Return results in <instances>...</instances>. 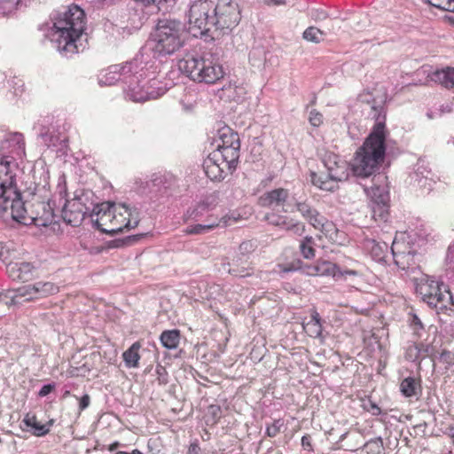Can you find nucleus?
Wrapping results in <instances>:
<instances>
[{
    "label": "nucleus",
    "mask_w": 454,
    "mask_h": 454,
    "mask_svg": "<svg viewBox=\"0 0 454 454\" xmlns=\"http://www.w3.org/2000/svg\"><path fill=\"white\" fill-rule=\"evenodd\" d=\"M62 215L65 222L73 226H77L84 217L82 205L79 202L68 203L64 207Z\"/></svg>",
    "instance_id": "obj_23"
},
{
    "label": "nucleus",
    "mask_w": 454,
    "mask_h": 454,
    "mask_svg": "<svg viewBox=\"0 0 454 454\" xmlns=\"http://www.w3.org/2000/svg\"><path fill=\"white\" fill-rule=\"evenodd\" d=\"M323 162L325 167L333 177V180L325 183L324 188L328 190H337L339 183L348 177L347 162L339 155L333 153H326L324 156Z\"/></svg>",
    "instance_id": "obj_15"
},
{
    "label": "nucleus",
    "mask_w": 454,
    "mask_h": 454,
    "mask_svg": "<svg viewBox=\"0 0 454 454\" xmlns=\"http://www.w3.org/2000/svg\"><path fill=\"white\" fill-rule=\"evenodd\" d=\"M221 408L218 405H210L207 409V424L215 425L221 417Z\"/></svg>",
    "instance_id": "obj_41"
},
{
    "label": "nucleus",
    "mask_w": 454,
    "mask_h": 454,
    "mask_svg": "<svg viewBox=\"0 0 454 454\" xmlns=\"http://www.w3.org/2000/svg\"><path fill=\"white\" fill-rule=\"evenodd\" d=\"M301 447L308 452H313L312 437L310 434H305L301 437Z\"/></svg>",
    "instance_id": "obj_48"
},
{
    "label": "nucleus",
    "mask_w": 454,
    "mask_h": 454,
    "mask_svg": "<svg viewBox=\"0 0 454 454\" xmlns=\"http://www.w3.org/2000/svg\"><path fill=\"white\" fill-rule=\"evenodd\" d=\"M394 262L397 267L405 270L413 262L414 254L404 242L395 239L391 246Z\"/></svg>",
    "instance_id": "obj_21"
},
{
    "label": "nucleus",
    "mask_w": 454,
    "mask_h": 454,
    "mask_svg": "<svg viewBox=\"0 0 454 454\" xmlns=\"http://www.w3.org/2000/svg\"><path fill=\"white\" fill-rule=\"evenodd\" d=\"M365 454H381L384 450L383 442L380 438L368 441L363 445Z\"/></svg>",
    "instance_id": "obj_39"
},
{
    "label": "nucleus",
    "mask_w": 454,
    "mask_h": 454,
    "mask_svg": "<svg viewBox=\"0 0 454 454\" xmlns=\"http://www.w3.org/2000/svg\"><path fill=\"white\" fill-rule=\"evenodd\" d=\"M127 97L134 102H145L153 98H156V95L153 91H148L145 90V85L136 84L129 86L126 90Z\"/></svg>",
    "instance_id": "obj_26"
},
{
    "label": "nucleus",
    "mask_w": 454,
    "mask_h": 454,
    "mask_svg": "<svg viewBox=\"0 0 454 454\" xmlns=\"http://www.w3.org/2000/svg\"><path fill=\"white\" fill-rule=\"evenodd\" d=\"M315 241L310 236L305 237L300 243V251L301 255L308 260L313 259L316 256V249L314 247Z\"/></svg>",
    "instance_id": "obj_36"
},
{
    "label": "nucleus",
    "mask_w": 454,
    "mask_h": 454,
    "mask_svg": "<svg viewBox=\"0 0 454 454\" xmlns=\"http://www.w3.org/2000/svg\"><path fill=\"white\" fill-rule=\"evenodd\" d=\"M430 5L438 8L440 10L450 12L452 0H424Z\"/></svg>",
    "instance_id": "obj_44"
},
{
    "label": "nucleus",
    "mask_w": 454,
    "mask_h": 454,
    "mask_svg": "<svg viewBox=\"0 0 454 454\" xmlns=\"http://www.w3.org/2000/svg\"><path fill=\"white\" fill-rule=\"evenodd\" d=\"M297 211L315 229L318 230L329 241L336 242L339 231L335 223L322 215L307 200L294 204Z\"/></svg>",
    "instance_id": "obj_9"
},
{
    "label": "nucleus",
    "mask_w": 454,
    "mask_h": 454,
    "mask_svg": "<svg viewBox=\"0 0 454 454\" xmlns=\"http://www.w3.org/2000/svg\"><path fill=\"white\" fill-rule=\"evenodd\" d=\"M316 277H331L334 279L346 278L347 276L357 277L360 272L355 269H343L328 260L318 259L314 262Z\"/></svg>",
    "instance_id": "obj_18"
},
{
    "label": "nucleus",
    "mask_w": 454,
    "mask_h": 454,
    "mask_svg": "<svg viewBox=\"0 0 454 454\" xmlns=\"http://www.w3.org/2000/svg\"><path fill=\"white\" fill-rule=\"evenodd\" d=\"M371 208L372 218L379 222H387L389 215V196L379 189L373 192Z\"/></svg>",
    "instance_id": "obj_20"
},
{
    "label": "nucleus",
    "mask_w": 454,
    "mask_h": 454,
    "mask_svg": "<svg viewBox=\"0 0 454 454\" xmlns=\"http://www.w3.org/2000/svg\"><path fill=\"white\" fill-rule=\"evenodd\" d=\"M304 332L312 338L319 337L322 333V325L320 322V316L317 310H313L310 319L302 324Z\"/></svg>",
    "instance_id": "obj_31"
},
{
    "label": "nucleus",
    "mask_w": 454,
    "mask_h": 454,
    "mask_svg": "<svg viewBox=\"0 0 454 454\" xmlns=\"http://www.w3.org/2000/svg\"><path fill=\"white\" fill-rule=\"evenodd\" d=\"M156 372H157L160 376H161V375H162V373H165V374H166V370H165V368H164V367H162V366H160V365H158V366L156 367Z\"/></svg>",
    "instance_id": "obj_59"
},
{
    "label": "nucleus",
    "mask_w": 454,
    "mask_h": 454,
    "mask_svg": "<svg viewBox=\"0 0 454 454\" xmlns=\"http://www.w3.org/2000/svg\"><path fill=\"white\" fill-rule=\"evenodd\" d=\"M230 217H221V220L215 221L213 223H206V224H195L188 226L186 229H184V232L187 235H199V234H204L206 232H208L219 226L226 227L229 223Z\"/></svg>",
    "instance_id": "obj_24"
},
{
    "label": "nucleus",
    "mask_w": 454,
    "mask_h": 454,
    "mask_svg": "<svg viewBox=\"0 0 454 454\" xmlns=\"http://www.w3.org/2000/svg\"><path fill=\"white\" fill-rule=\"evenodd\" d=\"M207 207V205L205 203H200L197 206V207L193 208V209H188L185 215H184V218L185 220H189V219H195L197 220L198 217H200L201 215H202V211H204Z\"/></svg>",
    "instance_id": "obj_43"
},
{
    "label": "nucleus",
    "mask_w": 454,
    "mask_h": 454,
    "mask_svg": "<svg viewBox=\"0 0 454 454\" xmlns=\"http://www.w3.org/2000/svg\"><path fill=\"white\" fill-rule=\"evenodd\" d=\"M23 423L33 429V434L36 436L46 435L50 432V427L53 425V419L47 424H42L37 420L35 414L27 413L23 419Z\"/></svg>",
    "instance_id": "obj_25"
},
{
    "label": "nucleus",
    "mask_w": 454,
    "mask_h": 454,
    "mask_svg": "<svg viewBox=\"0 0 454 454\" xmlns=\"http://www.w3.org/2000/svg\"><path fill=\"white\" fill-rule=\"evenodd\" d=\"M284 426V422L282 419H276L270 425L266 427V434L270 437L277 436L281 430V427Z\"/></svg>",
    "instance_id": "obj_42"
},
{
    "label": "nucleus",
    "mask_w": 454,
    "mask_h": 454,
    "mask_svg": "<svg viewBox=\"0 0 454 454\" xmlns=\"http://www.w3.org/2000/svg\"><path fill=\"white\" fill-rule=\"evenodd\" d=\"M44 142L49 146H60L61 148H65L67 146L68 138L65 132H60L57 130V134H50L43 135Z\"/></svg>",
    "instance_id": "obj_35"
},
{
    "label": "nucleus",
    "mask_w": 454,
    "mask_h": 454,
    "mask_svg": "<svg viewBox=\"0 0 454 454\" xmlns=\"http://www.w3.org/2000/svg\"><path fill=\"white\" fill-rule=\"evenodd\" d=\"M450 12H454V0H452V5H451V10Z\"/></svg>",
    "instance_id": "obj_63"
},
{
    "label": "nucleus",
    "mask_w": 454,
    "mask_h": 454,
    "mask_svg": "<svg viewBox=\"0 0 454 454\" xmlns=\"http://www.w3.org/2000/svg\"><path fill=\"white\" fill-rule=\"evenodd\" d=\"M59 292L57 284L51 281H38L25 285L13 291L12 297L14 302H29L47 298Z\"/></svg>",
    "instance_id": "obj_11"
},
{
    "label": "nucleus",
    "mask_w": 454,
    "mask_h": 454,
    "mask_svg": "<svg viewBox=\"0 0 454 454\" xmlns=\"http://www.w3.org/2000/svg\"><path fill=\"white\" fill-rule=\"evenodd\" d=\"M3 147L9 149L11 153L22 152L25 148L24 136L18 132L8 134L3 142Z\"/></svg>",
    "instance_id": "obj_30"
},
{
    "label": "nucleus",
    "mask_w": 454,
    "mask_h": 454,
    "mask_svg": "<svg viewBox=\"0 0 454 454\" xmlns=\"http://www.w3.org/2000/svg\"><path fill=\"white\" fill-rule=\"evenodd\" d=\"M372 257L379 262H386L388 254V245L386 242L370 240L367 244Z\"/></svg>",
    "instance_id": "obj_28"
},
{
    "label": "nucleus",
    "mask_w": 454,
    "mask_h": 454,
    "mask_svg": "<svg viewBox=\"0 0 454 454\" xmlns=\"http://www.w3.org/2000/svg\"><path fill=\"white\" fill-rule=\"evenodd\" d=\"M86 14L76 4L69 5L58 12L53 19V41L58 50L67 54L78 51L76 42L86 28Z\"/></svg>",
    "instance_id": "obj_1"
},
{
    "label": "nucleus",
    "mask_w": 454,
    "mask_h": 454,
    "mask_svg": "<svg viewBox=\"0 0 454 454\" xmlns=\"http://www.w3.org/2000/svg\"><path fill=\"white\" fill-rule=\"evenodd\" d=\"M6 273L13 281L26 283L38 277V269L33 262L17 259L7 263Z\"/></svg>",
    "instance_id": "obj_17"
},
{
    "label": "nucleus",
    "mask_w": 454,
    "mask_h": 454,
    "mask_svg": "<svg viewBox=\"0 0 454 454\" xmlns=\"http://www.w3.org/2000/svg\"><path fill=\"white\" fill-rule=\"evenodd\" d=\"M219 220H221V218L214 217L213 215H210V216H208V218H207V222H208L207 223H213V222H215V221H219Z\"/></svg>",
    "instance_id": "obj_60"
},
{
    "label": "nucleus",
    "mask_w": 454,
    "mask_h": 454,
    "mask_svg": "<svg viewBox=\"0 0 454 454\" xmlns=\"http://www.w3.org/2000/svg\"><path fill=\"white\" fill-rule=\"evenodd\" d=\"M237 163L229 162L219 152H211L203 161L207 176L212 181L223 180L228 172L236 168Z\"/></svg>",
    "instance_id": "obj_13"
},
{
    "label": "nucleus",
    "mask_w": 454,
    "mask_h": 454,
    "mask_svg": "<svg viewBox=\"0 0 454 454\" xmlns=\"http://www.w3.org/2000/svg\"><path fill=\"white\" fill-rule=\"evenodd\" d=\"M183 33L184 30L180 22L170 20H159L153 34L154 51L160 54L174 53L184 43Z\"/></svg>",
    "instance_id": "obj_6"
},
{
    "label": "nucleus",
    "mask_w": 454,
    "mask_h": 454,
    "mask_svg": "<svg viewBox=\"0 0 454 454\" xmlns=\"http://www.w3.org/2000/svg\"><path fill=\"white\" fill-rule=\"evenodd\" d=\"M265 219L270 224L298 236H301L306 231V225L303 222L287 215L270 212L265 215Z\"/></svg>",
    "instance_id": "obj_19"
},
{
    "label": "nucleus",
    "mask_w": 454,
    "mask_h": 454,
    "mask_svg": "<svg viewBox=\"0 0 454 454\" xmlns=\"http://www.w3.org/2000/svg\"><path fill=\"white\" fill-rule=\"evenodd\" d=\"M214 2L196 0L190 6L188 13L189 31L194 35H203L215 30Z\"/></svg>",
    "instance_id": "obj_7"
},
{
    "label": "nucleus",
    "mask_w": 454,
    "mask_h": 454,
    "mask_svg": "<svg viewBox=\"0 0 454 454\" xmlns=\"http://www.w3.org/2000/svg\"><path fill=\"white\" fill-rule=\"evenodd\" d=\"M92 217L97 228L108 234L134 229L140 221L137 209L122 203L103 202L97 206Z\"/></svg>",
    "instance_id": "obj_3"
},
{
    "label": "nucleus",
    "mask_w": 454,
    "mask_h": 454,
    "mask_svg": "<svg viewBox=\"0 0 454 454\" xmlns=\"http://www.w3.org/2000/svg\"><path fill=\"white\" fill-rule=\"evenodd\" d=\"M54 389V385L52 384H47L43 386V387L40 389L38 395L41 397L46 396L49 395L52 390Z\"/></svg>",
    "instance_id": "obj_51"
},
{
    "label": "nucleus",
    "mask_w": 454,
    "mask_h": 454,
    "mask_svg": "<svg viewBox=\"0 0 454 454\" xmlns=\"http://www.w3.org/2000/svg\"><path fill=\"white\" fill-rule=\"evenodd\" d=\"M449 431H450V436L452 438L453 442H454V426H451L450 428H449Z\"/></svg>",
    "instance_id": "obj_61"
},
{
    "label": "nucleus",
    "mask_w": 454,
    "mask_h": 454,
    "mask_svg": "<svg viewBox=\"0 0 454 454\" xmlns=\"http://www.w3.org/2000/svg\"><path fill=\"white\" fill-rule=\"evenodd\" d=\"M333 180V177L329 175V172L326 174L325 173H317L314 171L310 172V181L313 185L319 188L320 190L326 191V192H334L335 190H328L326 188H324L325 183L327 181Z\"/></svg>",
    "instance_id": "obj_37"
},
{
    "label": "nucleus",
    "mask_w": 454,
    "mask_h": 454,
    "mask_svg": "<svg viewBox=\"0 0 454 454\" xmlns=\"http://www.w3.org/2000/svg\"><path fill=\"white\" fill-rule=\"evenodd\" d=\"M412 324L415 325H419V327H422L421 321L416 315L413 316Z\"/></svg>",
    "instance_id": "obj_56"
},
{
    "label": "nucleus",
    "mask_w": 454,
    "mask_h": 454,
    "mask_svg": "<svg viewBox=\"0 0 454 454\" xmlns=\"http://www.w3.org/2000/svg\"><path fill=\"white\" fill-rule=\"evenodd\" d=\"M120 445H121V443L119 442H114L112 444L109 445L108 450L110 451H114L116 449H118Z\"/></svg>",
    "instance_id": "obj_55"
},
{
    "label": "nucleus",
    "mask_w": 454,
    "mask_h": 454,
    "mask_svg": "<svg viewBox=\"0 0 454 454\" xmlns=\"http://www.w3.org/2000/svg\"><path fill=\"white\" fill-rule=\"evenodd\" d=\"M90 398L89 395H82L79 400V408L83 411L90 405Z\"/></svg>",
    "instance_id": "obj_50"
},
{
    "label": "nucleus",
    "mask_w": 454,
    "mask_h": 454,
    "mask_svg": "<svg viewBox=\"0 0 454 454\" xmlns=\"http://www.w3.org/2000/svg\"><path fill=\"white\" fill-rule=\"evenodd\" d=\"M364 409L374 416H378L381 413V409L372 400H368L366 403H364Z\"/></svg>",
    "instance_id": "obj_47"
},
{
    "label": "nucleus",
    "mask_w": 454,
    "mask_h": 454,
    "mask_svg": "<svg viewBox=\"0 0 454 454\" xmlns=\"http://www.w3.org/2000/svg\"><path fill=\"white\" fill-rule=\"evenodd\" d=\"M162 346L168 349H175L180 342V331L177 329L165 330L160 336Z\"/></svg>",
    "instance_id": "obj_33"
},
{
    "label": "nucleus",
    "mask_w": 454,
    "mask_h": 454,
    "mask_svg": "<svg viewBox=\"0 0 454 454\" xmlns=\"http://www.w3.org/2000/svg\"><path fill=\"white\" fill-rule=\"evenodd\" d=\"M419 349L417 345H411L407 348L406 356L410 359H417L419 357Z\"/></svg>",
    "instance_id": "obj_49"
},
{
    "label": "nucleus",
    "mask_w": 454,
    "mask_h": 454,
    "mask_svg": "<svg viewBox=\"0 0 454 454\" xmlns=\"http://www.w3.org/2000/svg\"><path fill=\"white\" fill-rule=\"evenodd\" d=\"M421 389L420 380L412 377L403 379L400 384L401 393L405 397H413L417 395Z\"/></svg>",
    "instance_id": "obj_32"
},
{
    "label": "nucleus",
    "mask_w": 454,
    "mask_h": 454,
    "mask_svg": "<svg viewBox=\"0 0 454 454\" xmlns=\"http://www.w3.org/2000/svg\"><path fill=\"white\" fill-rule=\"evenodd\" d=\"M309 121L313 127H320L324 122V116L319 111L313 109L309 113Z\"/></svg>",
    "instance_id": "obj_45"
},
{
    "label": "nucleus",
    "mask_w": 454,
    "mask_h": 454,
    "mask_svg": "<svg viewBox=\"0 0 454 454\" xmlns=\"http://www.w3.org/2000/svg\"><path fill=\"white\" fill-rule=\"evenodd\" d=\"M252 270H253L252 268L247 263V267H243L241 269L233 265L230 269V273L236 277L243 278V277L250 276L252 274Z\"/></svg>",
    "instance_id": "obj_46"
},
{
    "label": "nucleus",
    "mask_w": 454,
    "mask_h": 454,
    "mask_svg": "<svg viewBox=\"0 0 454 454\" xmlns=\"http://www.w3.org/2000/svg\"><path fill=\"white\" fill-rule=\"evenodd\" d=\"M188 454H203L200 445L197 442H192L188 448Z\"/></svg>",
    "instance_id": "obj_52"
},
{
    "label": "nucleus",
    "mask_w": 454,
    "mask_h": 454,
    "mask_svg": "<svg viewBox=\"0 0 454 454\" xmlns=\"http://www.w3.org/2000/svg\"><path fill=\"white\" fill-rule=\"evenodd\" d=\"M142 348L140 341L134 342L126 351L122 354V358L128 368L139 367V360L141 358L139 351Z\"/></svg>",
    "instance_id": "obj_27"
},
{
    "label": "nucleus",
    "mask_w": 454,
    "mask_h": 454,
    "mask_svg": "<svg viewBox=\"0 0 454 454\" xmlns=\"http://www.w3.org/2000/svg\"><path fill=\"white\" fill-rule=\"evenodd\" d=\"M447 259L450 262H454V243L449 247L448 254H447Z\"/></svg>",
    "instance_id": "obj_54"
},
{
    "label": "nucleus",
    "mask_w": 454,
    "mask_h": 454,
    "mask_svg": "<svg viewBox=\"0 0 454 454\" xmlns=\"http://www.w3.org/2000/svg\"><path fill=\"white\" fill-rule=\"evenodd\" d=\"M14 162L7 156H0V198L5 201L18 198L15 187Z\"/></svg>",
    "instance_id": "obj_14"
},
{
    "label": "nucleus",
    "mask_w": 454,
    "mask_h": 454,
    "mask_svg": "<svg viewBox=\"0 0 454 454\" xmlns=\"http://www.w3.org/2000/svg\"><path fill=\"white\" fill-rule=\"evenodd\" d=\"M302 36L309 42L319 43L324 40L325 33L316 27H309L303 32Z\"/></svg>",
    "instance_id": "obj_38"
},
{
    "label": "nucleus",
    "mask_w": 454,
    "mask_h": 454,
    "mask_svg": "<svg viewBox=\"0 0 454 454\" xmlns=\"http://www.w3.org/2000/svg\"><path fill=\"white\" fill-rule=\"evenodd\" d=\"M387 134L384 121H380L374 124L353 159L352 170L356 176L367 177L379 168L385 158Z\"/></svg>",
    "instance_id": "obj_2"
},
{
    "label": "nucleus",
    "mask_w": 454,
    "mask_h": 454,
    "mask_svg": "<svg viewBox=\"0 0 454 454\" xmlns=\"http://www.w3.org/2000/svg\"><path fill=\"white\" fill-rule=\"evenodd\" d=\"M278 267L282 272L300 270L301 274L308 277H316L315 265L313 263H304L300 259H294L289 262H278Z\"/></svg>",
    "instance_id": "obj_22"
},
{
    "label": "nucleus",
    "mask_w": 454,
    "mask_h": 454,
    "mask_svg": "<svg viewBox=\"0 0 454 454\" xmlns=\"http://www.w3.org/2000/svg\"><path fill=\"white\" fill-rule=\"evenodd\" d=\"M247 246H248V243H245V242H244V243H242V244L240 245V248H242L243 247H247Z\"/></svg>",
    "instance_id": "obj_62"
},
{
    "label": "nucleus",
    "mask_w": 454,
    "mask_h": 454,
    "mask_svg": "<svg viewBox=\"0 0 454 454\" xmlns=\"http://www.w3.org/2000/svg\"><path fill=\"white\" fill-rule=\"evenodd\" d=\"M265 3H268V4H285V1L284 0H264Z\"/></svg>",
    "instance_id": "obj_58"
},
{
    "label": "nucleus",
    "mask_w": 454,
    "mask_h": 454,
    "mask_svg": "<svg viewBox=\"0 0 454 454\" xmlns=\"http://www.w3.org/2000/svg\"><path fill=\"white\" fill-rule=\"evenodd\" d=\"M115 454H143V453L140 450H133L131 452L118 451Z\"/></svg>",
    "instance_id": "obj_57"
},
{
    "label": "nucleus",
    "mask_w": 454,
    "mask_h": 454,
    "mask_svg": "<svg viewBox=\"0 0 454 454\" xmlns=\"http://www.w3.org/2000/svg\"><path fill=\"white\" fill-rule=\"evenodd\" d=\"M259 204L262 207H270L275 210H281L285 213L293 211V203L290 200V192L285 188H276L264 192L259 198Z\"/></svg>",
    "instance_id": "obj_16"
},
{
    "label": "nucleus",
    "mask_w": 454,
    "mask_h": 454,
    "mask_svg": "<svg viewBox=\"0 0 454 454\" xmlns=\"http://www.w3.org/2000/svg\"><path fill=\"white\" fill-rule=\"evenodd\" d=\"M434 80L448 89H454V68L436 71L434 74Z\"/></svg>",
    "instance_id": "obj_34"
},
{
    "label": "nucleus",
    "mask_w": 454,
    "mask_h": 454,
    "mask_svg": "<svg viewBox=\"0 0 454 454\" xmlns=\"http://www.w3.org/2000/svg\"><path fill=\"white\" fill-rule=\"evenodd\" d=\"M12 215L14 220L24 224L33 223L37 226H48L53 221V211L48 203L43 201L21 202L13 198L11 205Z\"/></svg>",
    "instance_id": "obj_5"
},
{
    "label": "nucleus",
    "mask_w": 454,
    "mask_h": 454,
    "mask_svg": "<svg viewBox=\"0 0 454 454\" xmlns=\"http://www.w3.org/2000/svg\"><path fill=\"white\" fill-rule=\"evenodd\" d=\"M215 31L223 34L231 31L241 20V12L238 3L234 0H218L214 4Z\"/></svg>",
    "instance_id": "obj_10"
},
{
    "label": "nucleus",
    "mask_w": 454,
    "mask_h": 454,
    "mask_svg": "<svg viewBox=\"0 0 454 454\" xmlns=\"http://www.w3.org/2000/svg\"><path fill=\"white\" fill-rule=\"evenodd\" d=\"M421 299L438 311L451 309L453 298L448 286L434 280H422L416 287Z\"/></svg>",
    "instance_id": "obj_8"
},
{
    "label": "nucleus",
    "mask_w": 454,
    "mask_h": 454,
    "mask_svg": "<svg viewBox=\"0 0 454 454\" xmlns=\"http://www.w3.org/2000/svg\"><path fill=\"white\" fill-rule=\"evenodd\" d=\"M20 0H0V17L12 13Z\"/></svg>",
    "instance_id": "obj_40"
},
{
    "label": "nucleus",
    "mask_w": 454,
    "mask_h": 454,
    "mask_svg": "<svg viewBox=\"0 0 454 454\" xmlns=\"http://www.w3.org/2000/svg\"><path fill=\"white\" fill-rule=\"evenodd\" d=\"M223 97L229 101H239L246 94L245 88L237 84L236 82H230L222 88Z\"/></svg>",
    "instance_id": "obj_29"
},
{
    "label": "nucleus",
    "mask_w": 454,
    "mask_h": 454,
    "mask_svg": "<svg viewBox=\"0 0 454 454\" xmlns=\"http://www.w3.org/2000/svg\"><path fill=\"white\" fill-rule=\"evenodd\" d=\"M216 149L229 162L238 163L239 158L240 142L237 132L224 126L218 129V138L215 140Z\"/></svg>",
    "instance_id": "obj_12"
},
{
    "label": "nucleus",
    "mask_w": 454,
    "mask_h": 454,
    "mask_svg": "<svg viewBox=\"0 0 454 454\" xmlns=\"http://www.w3.org/2000/svg\"><path fill=\"white\" fill-rule=\"evenodd\" d=\"M178 68L191 80L206 84H215L225 74L223 65L206 55L186 54L178 61Z\"/></svg>",
    "instance_id": "obj_4"
},
{
    "label": "nucleus",
    "mask_w": 454,
    "mask_h": 454,
    "mask_svg": "<svg viewBox=\"0 0 454 454\" xmlns=\"http://www.w3.org/2000/svg\"><path fill=\"white\" fill-rule=\"evenodd\" d=\"M223 217H227V218L230 217V219H229V223H230L227 226H229V225H231V224H232L234 223H237V222H239L241 219L240 215L239 214H235V213H231L230 215H226Z\"/></svg>",
    "instance_id": "obj_53"
},
{
    "label": "nucleus",
    "mask_w": 454,
    "mask_h": 454,
    "mask_svg": "<svg viewBox=\"0 0 454 454\" xmlns=\"http://www.w3.org/2000/svg\"><path fill=\"white\" fill-rule=\"evenodd\" d=\"M356 449H357V448H356V449H353V448H347V450H349V451H354V450H356Z\"/></svg>",
    "instance_id": "obj_64"
}]
</instances>
